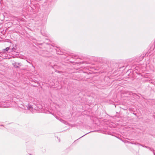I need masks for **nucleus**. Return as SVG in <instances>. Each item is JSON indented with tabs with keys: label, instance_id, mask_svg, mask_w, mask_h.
Returning a JSON list of instances; mask_svg holds the SVG:
<instances>
[{
	"label": "nucleus",
	"instance_id": "f257e3e1",
	"mask_svg": "<svg viewBox=\"0 0 155 155\" xmlns=\"http://www.w3.org/2000/svg\"><path fill=\"white\" fill-rule=\"evenodd\" d=\"M10 49V48L9 47H7L6 48L3 49V51H8Z\"/></svg>",
	"mask_w": 155,
	"mask_h": 155
}]
</instances>
